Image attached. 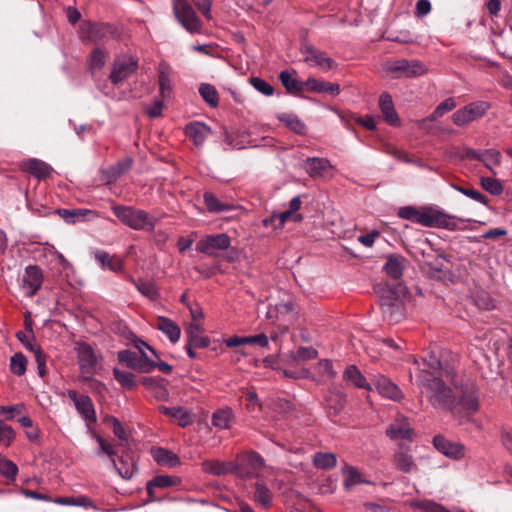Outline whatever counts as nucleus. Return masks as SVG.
<instances>
[{"label":"nucleus","mask_w":512,"mask_h":512,"mask_svg":"<svg viewBox=\"0 0 512 512\" xmlns=\"http://www.w3.org/2000/svg\"><path fill=\"white\" fill-rule=\"evenodd\" d=\"M19 167L21 171L28 173L39 180L47 178L52 172L51 166L36 158H30L22 161L19 164Z\"/></svg>","instance_id":"f3484780"},{"label":"nucleus","mask_w":512,"mask_h":512,"mask_svg":"<svg viewBox=\"0 0 512 512\" xmlns=\"http://www.w3.org/2000/svg\"><path fill=\"white\" fill-rule=\"evenodd\" d=\"M112 463L119 475L124 479H130L135 473L136 467L133 459H125L124 457H121L119 459V464L116 463L115 459H112Z\"/></svg>","instance_id":"8fccbe9b"},{"label":"nucleus","mask_w":512,"mask_h":512,"mask_svg":"<svg viewBox=\"0 0 512 512\" xmlns=\"http://www.w3.org/2000/svg\"><path fill=\"white\" fill-rule=\"evenodd\" d=\"M188 342L195 348H206L210 344L208 337L201 335L202 328L199 323H191L187 328Z\"/></svg>","instance_id":"72a5a7b5"},{"label":"nucleus","mask_w":512,"mask_h":512,"mask_svg":"<svg viewBox=\"0 0 512 512\" xmlns=\"http://www.w3.org/2000/svg\"><path fill=\"white\" fill-rule=\"evenodd\" d=\"M203 197L204 203L209 212L221 213L233 208L232 205L221 202L213 193L206 192Z\"/></svg>","instance_id":"37998d69"},{"label":"nucleus","mask_w":512,"mask_h":512,"mask_svg":"<svg viewBox=\"0 0 512 512\" xmlns=\"http://www.w3.org/2000/svg\"><path fill=\"white\" fill-rule=\"evenodd\" d=\"M316 373L322 380H332L336 377L337 372L333 368V363L329 359H322L315 365Z\"/></svg>","instance_id":"603ef678"},{"label":"nucleus","mask_w":512,"mask_h":512,"mask_svg":"<svg viewBox=\"0 0 512 512\" xmlns=\"http://www.w3.org/2000/svg\"><path fill=\"white\" fill-rule=\"evenodd\" d=\"M90 210L86 209H59L57 214L67 223H75L78 219H82L86 214H90Z\"/></svg>","instance_id":"864d4df0"},{"label":"nucleus","mask_w":512,"mask_h":512,"mask_svg":"<svg viewBox=\"0 0 512 512\" xmlns=\"http://www.w3.org/2000/svg\"><path fill=\"white\" fill-rule=\"evenodd\" d=\"M173 12L181 25L190 33H200L202 24L187 0H172Z\"/></svg>","instance_id":"423d86ee"},{"label":"nucleus","mask_w":512,"mask_h":512,"mask_svg":"<svg viewBox=\"0 0 512 512\" xmlns=\"http://www.w3.org/2000/svg\"><path fill=\"white\" fill-rule=\"evenodd\" d=\"M105 422L112 425L114 435L121 441L127 439V434L119 420L113 416H107Z\"/></svg>","instance_id":"338daca9"},{"label":"nucleus","mask_w":512,"mask_h":512,"mask_svg":"<svg viewBox=\"0 0 512 512\" xmlns=\"http://www.w3.org/2000/svg\"><path fill=\"white\" fill-rule=\"evenodd\" d=\"M115 379L125 388L131 389L135 386V376L129 371L114 368Z\"/></svg>","instance_id":"bf43d9fd"},{"label":"nucleus","mask_w":512,"mask_h":512,"mask_svg":"<svg viewBox=\"0 0 512 512\" xmlns=\"http://www.w3.org/2000/svg\"><path fill=\"white\" fill-rule=\"evenodd\" d=\"M133 160L130 157H126L120 161L117 162L115 166H112L109 170L111 173V178L113 180H116L118 177H120L122 174L129 171L132 167Z\"/></svg>","instance_id":"052dcab7"},{"label":"nucleus","mask_w":512,"mask_h":512,"mask_svg":"<svg viewBox=\"0 0 512 512\" xmlns=\"http://www.w3.org/2000/svg\"><path fill=\"white\" fill-rule=\"evenodd\" d=\"M156 327L162 331L171 342L176 343L179 340L181 330L171 319L164 316L157 317Z\"/></svg>","instance_id":"c85d7f7f"},{"label":"nucleus","mask_w":512,"mask_h":512,"mask_svg":"<svg viewBox=\"0 0 512 512\" xmlns=\"http://www.w3.org/2000/svg\"><path fill=\"white\" fill-rule=\"evenodd\" d=\"M279 120L297 134L302 135L306 131L305 124L296 115L282 114L279 116Z\"/></svg>","instance_id":"3c124183"},{"label":"nucleus","mask_w":512,"mask_h":512,"mask_svg":"<svg viewBox=\"0 0 512 512\" xmlns=\"http://www.w3.org/2000/svg\"><path fill=\"white\" fill-rule=\"evenodd\" d=\"M337 458L331 452H317L313 456V464L319 469H331L336 466Z\"/></svg>","instance_id":"09e8293b"},{"label":"nucleus","mask_w":512,"mask_h":512,"mask_svg":"<svg viewBox=\"0 0 512 512\" xmlns=\"http://www.w3.org/2000/svg\"><path fill=\"white\" fill-rule=\"evenodd\" d=\"M288 220L300 222L302 220V216L300 214H293L289 210H286L265 219L263 221V225L265 227H272L273 229H281Z\"/></svg>","instance_id":"cd10ccee"},{"label":"nucleus","mask_w":512,"mask_h":512,"mask_svg":"<svg viewBox=\"0 0 512 512\" xmlns=\"http://www.w3.org/2000/svg\"><path fill=\"white\" fill-rule=\"evenodd\" d=\"M433 445L437 451L453 460H461L466 455L464 444L448 440L442 435H436L433 438Z\"/></svg>","instance_id":"f8f14e48"},{"label":"nucleus","mask_w":512,"mask_h":512,"mask_svg":"<svg viewBox=\"0 0 512 512\" xmlns=\"http://www.w3.org/2000/svg\"><path fill=\"white\" fill-rule=\"evenodd\" d=\"M118 360L126 364L128 367L139 370L141 372H149L144 357H139L135 352L130 350H122L118 352Z\"/></svg>","instance_id":"5701e85b"},{"label":"nucleus","mask_w":512,"mask_h":512,"mask_svg":"<svg viewBox=\"0 0 512 512\" xmlns=\"http://www.w3.org/2000/svg\"><path fill=\"white\" fill-rule=\"evenodd\" d=\"M111 209L123 225L136 231L153 232L159 221L147 211L133 206L113 205Z\"/></svg>","instance_id":"20e7f679"},{"label":"nucleus","mask_w":512,"mask_h":512,"mask_svg":"<svg viewBox=\"0 0 512 512\" xmlns=\"http://www.w3.org/2000/svg\"><path fill=\"white\" fill-rule=\"evenodd\" d=\"M480 183L482 188L492 195H500L503 192V185L496 178L481 177Z\"/></svg>","instance_id":"4d7b16f0"},{"label":"nucleus","mask_w":512,"mask_h":512,"mask_svg":"<svg viewBox=\"0 0 512 512\" xmlns=\"http://www.w3.org/2000/svg\"><path fill=\"white\" fill-rule=\"evenodd\" d=\"M171 68L166 62H161L158 68V82L160 87L161 96L169 98L172 92L171 79H170Z\"/></svg>","instance_id":"7c9ffc66"},{"label":"nucleus","mask_w":512,"mask_h":512,"mask_svg":"<svg viewBox=\"0 0 512 512\" xmlns=\"http://www.w3.org/2000/svg\"><path fill=\"white\" fill-rule=\"evenodd\" d=\"M249 83L254 89L265 96H272L274 93V88L267 81L259 77H251Z\"/></svg>","instance_id":"680f3d73"},{"label":"nucleus","mask_w":512,"mask_h":512,"mask_svg":"<svg viewBox=\"0 0 512 512\" xmlns=\"http://www.w3.org/2000/svg\"><path fill=\"white\" fill-rule=\"evenodd\" d=\"M18 467L14 462L6 458L0 457V474L10 481L16 479Z\"/></svg>","instance_id":"6e6d98bb"},{"label":"nucleus","mask_w":512,"mask_h":512,"mask_svg":"<svg viewBox=\"0 0 512 512\" xmlns=\"http://www.w3.org/2000/svg\"><path fill=\"white\" fill-rule=\"evenodd\" d=\"M43 283V273L40 267L29 265L25 269L22 279V288L28 297L34 296Z\"/></svg>","instance_id":"2eb2a0df"},{"label":"nucleus","mask_w":512,"mask_h":512,"mask_svg":"<svg viewBox=\"0 0 512 512\" xmlns=\"http://www.w3.org/2000/svg\"><path fill=\"white\" fill-rule=\"evenodd\" d=\"M279 80L290 93H300L306 89L305 82H300L288 71H281L279 74Z\"/></svg>","instance_id":"ea45409f"},{"label":"nucleus","mask_w":512,"mask_h":512,"mask_svg":"<svg viewBox=\"0 0 512 512\" xmlns=\"http://www.w3.org/2000/svg\"><path fill=\"white\" fill-rule=\"evenodd\" d=\"M379 107L387 123L393 126L400 125V119L394 108L390 94L384 92L380 95Z\"/></svg>","instance_id":"412c9836"},{"label":"nucleus","mask_w":512,"mask_h":512,"mask_svg":"<svg viewBox=\"0 0 512 512\" xmlns=\"http://www.w3.org/2000/svg\"><path fill=\"white\" fill-rule=\"evenodd\" d=\"M317 351L312 347H300L297 351L288 355V361L291 364H298L307 360L315 359Z\"/></svg>","instance_id":"de8ad7c7"},{"label":"nucleus","mask_w":512,"mask_h":512,"mask_svg":"<svg viewBox=\"0 0 512 512\" xmlns=\"http://www.w3.org/2000/svg\"><path fill=\"white\" fill-rule=\"evenodd\" d=\"M386 435L392 440H412L413 430L404 417H398L387 428Z\"/></svg>","instance_id":"a211bd4d"},{"label":"nucleus","mask_w":512,"mask_h":512,"mask_svg":"<svg viewBox=\"0 0 512 512\" xmlns=\"http://www.w3.org/2000/svg\"><path fill=\"white\" fill-rule=\"evenodd\" d=\"M68 397L73 401L76 410L88 424L96 422L94 405L89 396L80 395L75 390H69Z\"/></svg>","instance_id":"4468645a"},{"label":"nucleus","mask_w":512,"mask_h":512,"mask_svg":"<svg viewBox=\"0 0 512 512\" xmlns=\"http://www.w3.org/2000/svg\"><path fill=\"white\" fill-rule=\"evenodd\" d=\"M137 68L138 63L133 57L126 55L116 57L112 65L109 79L114 85H118L128 79Z\"/></svg>","instance_id":"1a4fd4ad"},{"label":"nucleus","mask_w":512,"mask_h":512,"mask_svg":"<svg viewBox=\"0 0 512 512\" xmlns=\"http://www.w3.org/2000/svg\"><path fill=\"white\" fill-rule=\"evenodd\" d=\"M202 98L212 107H216L219 103V95L214 86L210 84H202L199 88Z\"/></svg>","instance_id":"5fc2aeb1"},{"label":"nucleus","mask_w":512,"mask_h":512,"mask_svg":"<svg viewBox=\"0 0 512 512\" xmlns=\"http://www.w3.org/2000/svg\"><path fill=\"white\" fill-rule=\"evenodd\" d=\"M159 411L162 414L175 418L182 427H186L192 422L190 414L182 407L160 406Z\"/></svg>","instance_id":"58836bf2"},{"label":"nucleus","mask_w":512,"mask_h":512,"mask_svg":"<svg viewBox=\"0 0 512 512\" xmlns=\"http://www.w3.org/2000/svg\"><path fill=\"white\" fill-rule=\"evenodd\" d=\"M332 168L333 166L327 158L311 157L305 161L306 172L313 178L323 176Z\"/></svg>","instance_id":"4be33fe9"},{"label":"nucleus","mask_w":512,"mask_h":512,"mask_svg":"<svg viewBox=\"0 0 512 512\" xmlns=\"http://www.w3.org/2000/svg\"><path fill=\"white\" fill-rule=\"evenodd\" d=\"M153 459L162 466L167 467H176L180 464L179 457L173 453L172 451H169L164 448H156L152 450Z\"/></svg>","instance_id":"f704fd0d"},{"label":"nucleus","mask_w":512,"mask_h":512,"mask_svg":"<svg viewBox=\"0 0 512 512\" xmlns=\"http://www.w3.org/2000/svg\"><path fill=\"white\" fill-rule=\"evenodd\" d=\"M130 281L134 284L136 289L145 297L150 300H156L159 297V291L153 281L150 280H135L133 278Z\"/></svg>","instance_id":"a19ab883"},{"label":"nucleus","mask_w":512,"mask_h":512,"mask_svg":"<svg viewBox=\"0 0 512 512\" xmlns=\"http://www.w3.org/2000/svg\"><path fill=\"white\" fill-rule=\"evenodd\" d=\"M265 461L262 456L254 451H248L236 456L233 461V474L241 479L258 477L264 467Z\"/></svg>","instance_id":"39448f33"},{"label":"nucleus","mask_w":512,"mask_h":512,"mask_svg":"<svg viewBox=\"0 0 512 512\" xmlns=\"http://www.w3.org/2000/svg\"><path fill=\"white\" fill-rule=\"evenodd\" d=\"M489 109L490 104L486 101L472 102L454 112L452 115V121L457 126H465L482 117Z\"/></svg>","instance_id":"6e6552de"},{"label":"nucleus","mask_w":512,"mask_h":512,"mask_svg":"<svg viewBox=\"0 0 512 512\" xmlns=\"http://www.w3.org/2000/svg\"><path fill=\"white\" fill-rule=\"evenodd\" d=\"M479 409V402L476 390L473 386L462 391V395L457 404H452L450 411L455 417L468 419Z\"/></svg>","instance_id":"0eeeda50"},{"label":"nucleus","mask_w":512,"mask_h":512,"mask_svg":"<svg viewBox=\"0 0 512 512\" xmlns=\"http://www.w3.org/2000/svg\"><path fill=\"white\" fill-rule=\"evenodd\" d=\"M393 463L395 467L403 473H411L416 469L412 455L404 450H399L394 454Z\"/></svg>","instance_id":"c9c22d12"},{"label":"nucleus","mask_w":512,"mask_h":512,"mask_svg":"<svg viewBox=\"0 0 512 512\" xmlns=\"http://www.w3.org/2000/svg\"><path fill=\"white\" fill-rule=\"evenodd\" d=\"M416 383L433 407L450 410L454 403V395L439 376H433L426 369H421L416 376Z\"/></svg>","instance_id":"f03ea898"},{"label":"nucleus","mask_w":512,"mask_h":512,"mask_svg":"<svg viewBox=\"0 0 512 512\" xmlns=\"http://www.w3.org/2000/svg\"><path fill=\"white\" fill-rule=\"evenodd\" d=\"M16 336L19 339V341L25 346V348L31 351L33 354H35L37 350H41V348L36 343L33 342L32 335H28L27 333L20 331L17 333Z\"/></svg>","instance_id":"774afa93"},{"label":"nucleus","mask_w":512,"mask_h":512,"mask_svg":"<svg viewBox=\"0 0 512 512\" xmlns=\"http://www.w3.org/2000/svg\"><path fill=\"white\" fill-rule=\"evenodd\" d=\"M374 384L378 392L386 398L393 401H400L403 398V393L400 388L385 376H377Z\"/></svg>","instance_id":"6ab92c4d"},{"label":"nucleus","mask_w":512,"mask_h":512,"mask_svg":"<svg viewBox=\"0 0 512 512\" xmlns=\"http://www.w3.org/2000/svg\"><path fill=\"white\" fill-rule=\"evenodd\" d=\"M296 310V304L293 299L288 298L287 300H282L277 303L275 306H270L267 311V318H280L285 317L289 314L294 313Z\"/></svg>","instance_id":"2f4dec72"},{"label":"nucleus","mask_w":512,"mask_h":512,"mask_svg":"<svg viewBox=\"0 0 512 512\" xmlns=\"http://www.w3.org/2000/svg\"><path fill=\"white\" fill-rule=\"evenodd\" d=\"M301 53L307 64L318 67L325 72L330 71L337 66L336 62L325 52L315 48L311 44L305 43L301 48Z\"/></svg>","instance_id":"9d476101"},{"label":"nucleus","mask_w":512,"mask_h":512,"mask_svg":"<svg viewBox=\"0 0 512 512\" xmlns=\"http://www.w3.org/2000/svg\"><path fill=\"white\" fill-rule=\"evenodd\" d=\"M405 258L401 255L391 254L387 256L386 263L383 267L387 275L394 279L401 278L405 267Z\"/></svg>","instance_id":"bb28decb"},{"label":"nucleus","mask_w":512,"mask_h":512,"mask_svg":"<svg viewBox=\"0 0 512 512\" xmlns=\"http://www.w3.org/2000/svg\"><path fill=\"white\" fill-rule=\"evenodd\" d=\"M382 313L391 323H398L405 317L404 300L407 295L406 287L401 284L380 285L376 290Z\"/></svg>","instance_id":"7ed1b4c3"},{"label":"nucleus","mask_w":512,"mask_h":512,"mask_svg":"<svg viewBox=\"0 0 512 512\" xmlns=\"http://www.w3.org/2000/svg\"><path fill=\"white\" fill-rule=\"evenodd\" d=\"M343 379L354 387L371 390V385L367 382L366 378L356 365H349L346 367L343 372Z\"/></svg>","instance_id":"a878e982"},{"label":"nucleus","mask_w":512,"mask_h":512,"mask_svg":"<svg viewBox=\"0 0 512 512\" xmlns=\"http://www.w3.org/2000/svg\"><path fill=\"white\" fill-rule=\"evenodd\" d=\"M27 359L21 354L17 353L11 357L10 370L15 375L21 376L26 372Z\"/></svg>","instance_id":"13d9d810"},{"label":"nucleus","mask_w":512,"mask_h":512,"mask_svg":"<svg viewBox=\"0 0 512 512\" xmlns=\"http://www.w3.org/2000/svg\"><path fill=\"white\" fill-rule=\"evenodd\" d=\"M306 89L316 93H329L337 96L340 93V86L337 83H331L316 78H308L305 81Z\"/></svg>","instance_id":"b1692460"},{"label":"nucleus","mask_w":512,"mask_h":512,"mask_svg":"<svg viewBox=\"0 0 512 512\" xmlns=\"http://www.w3.org/2000/svg\"><path fill=\"white\" fill-rule=\"evenodd\" d=\"M482 159L480 162L493 174L496 175V167L500 166L502 162L501 152L497 149H485L483 150Z\"/></svg>","instance_id":"4c0bfd02"},{"label":"nucleus","mask_w":512,"mask_h":512,"mask_svg":"<svg viewBox=\"0 0 512 512\" xmlns=\"http://www.w3.org/2000/svg\"><path fill=\"white\" fill-rule=\"evenodd\" d=\"M254 500L264 508H269L272 503V493L270 489L261 482H256Z\"/></svg>","instance_id":"49530a36"},{"label":"nucleus","mask_w":512,"mask_h":512,"mask_svg":"<svg viewBox=\"0 0 512 512\" xmlns=\"http://www.w3.org/2000/svg\"><path fill=\"white\" fill-rule=\"evenodd\" d=\"M106 59H107V52L99 47H96L95 49L92 50V52L90 53V56L88 58V61H87L88 71L92 75H94L96 72L100 71L104 67V65L106 63Z\"/></svg>","instance_id":"e433bc0d"},{"label":"nucleus","mask_w":512,"mask_h":512,"mask_svg":"<svg viewBox=\"0 0 512 512\" xmlns=\"http://www.w3.org/2000/svg\"><path fill=\"white\" fill-rule=\"evenodd\" d=\"M388 72L404 75L406 77L420 76L426 73L424 64L418 60L408 61L406 59H400L389 64L387 68Z\"/></svg>","instance_id":"ddd939ff"},{"label":"nucleus","mask_w":512,"mask_h":512,"mask_svg":"<svg viewBox=\"0 0 512 512\" xmlns=\"http://www.w3.org/2000/svg\"><path fill=\"white\" fill-rule=\"evenodd\" d=\"M230 237L225 233L206 235L196 244L197 251L214 256L217 250H226L230 247Z\"/></svg>","instance_id":"9b49d317"},{"label":"nucleus","mask_w":512,"mask_h":512,"mask_svg":"<svg viewBox=\"0 0 512 512\" xmlns=\"http://www.w3.org/2000/svg\"><path fill=\"white\" fill-rule=\"evenodd\" d=\"M163 379L156 378H145L143 383L146 385L152 392L153 396L157 400H167L169 397V393L165 386L163 385Z\"/></svg>","instance_id":"79ce46f5"},{"label":"nucleus","mask_w":512,"mask_h":512,"mask_svg":"<svg viewBox=\"0 0 512 512\" xmlns=\"http://www.w3.org/2000/svg\"><path fill=\"white\" fill-rule=\"evenodd\" d=\"M421 369H426L433 376H438L437 373L441 369V362L434 355H430L428 359H424L422 361V366L420 367L419 372Z\"/></svg>","instance_id":"69168bd1"},{"label":"nucleus","mask_w":512,"mask_h":512,"mask_svg":"<svg viewBox=\"0 0 512 512\" xmlns=\"http://www.w3.org/2000/svg\"><path fill=\"white\" fill-rule=\"evenodd\" d=\"M233 418L230 408L219 409L212 415V424L218 429H228Z\"/></svg>","instance_id":"a18cd8bd"},{"label":"nucleus","mask_w":512,"mask_h":512,"mask_svg":"<svg viewBox=\"0 0 512 512\" xmlns=\"http://www.w3.org/2000/svg\"><path fill=\"white\" fill-rule=\"evenodd\" d=\"M94 258L103 269H108L113 272H119L122 270V261L115 255H110L105 251L97 250L94 252Z\"/></svg>","instance_id":"c756f323"},{"label":"nucleus","mask_w":512,"mask_h":512,"mask_svg":"<svg viewBox=\"0 0 512 512\" xmlns=\"http://www.w3.org/2000/svg\"><path fill=\"white\" fill-rule=\"evenodd\" d=\"M456 107V102L453 98H447L443 102H441L433 111V113L426 119H422L418 122L419 127L427 121H435L438 118L442 117L445 113L453 110Z\"/></svg>","instance_id":"c03bdc74"},{"label":"nucleus","mask_w":512,"mask_h":512,"mask_svg":"<svg viewBox=\"0 0 512 512\" xmlns=\"http://www.w3.org/2000/svg\"><path fill=\"white\" fill-rule=\"evenodd\" d=\"M233 468V461L206 460L202 462L203 471L215 476L233 474Z\"/></svg>","instance_id":"393cba45"},{"label":"nucleus","mask_w":512,"mask_h":512,"mask_svg":"<svg viewBox=\"0 0 512 512\" xmlns=\"http://www.w3.org/2000/svg\"><path fill=\"white\" fill-rule=\"evenodd\" d=\"M397 215L401 219L410 220L424 227L448 230H455L457 227L453 216L430 206L421 208L404 206L398 210Z\"/></svg>","instance_id":"f257e3e1"},{"label":"nucleus","mask_w":512,"mask_h":512,"mask_svg":"<svg viewBox=\"0 0 512 512\" xmlns=\"http://www.w3.org/2000/svg\"><path fill=\"white\" fill-rule=\"evenodd\" d=\"M342 473L344 475L343 486L347 491L355 485L367 483L362 473L354 466L345 464L342 468Z\"/></svg>","instance_id":"473e14b6"},{"label":"nucleus","mask_w":512,"mask_h":512,"mask_svg":"<svg viewBox=\"0 0 512 512\" xmlns=\"http://www.w3.org/2000/svg\"><path fill=\"white\" fill-rule=\"evenodd\" d=\"M77 355L81 373L85 379H89L95 373L96 366V356L92 347L86 343H79Z\"/></svg>","instance_id":"dca6fc26"},{"label":"nucleus","mask_w":512,"mask_h":512,"mask_svg":"<svg viewBox=\"0 0 512 512\" xmlns=\"http://www.w3.org/2000/svg\"><path fill=\"white\" fill-rule=\"evenodd\" d=\"M185 134L195 146H202L211 134V129L202 122H192L185 127Z\"/></svg>","instance_id":"aec40b11"},{"label":"nucleus","mask_w":512,"mask_h":512,"mask_svg":"<svg viewBox=\"0 0 512 512\" xmlns=\"http://www.w3.org/2000/svg\"><path fill=\"white\" fill-rule=\"evenodd\" d=\"M15 438L14 429L0 420V444L5 447L10 446Z\"/></svg>","instance_id":"0e129e2a"},{"label":"nucleus","mask_w":512,"mask_h":512,"mask_svg":"<svg viewBox=\"0 0 512 512\" xmlns=\"http://www.w3.org/2000/svg\"><path fill=\"white\" fill-rule=\"evenodd\" d=\"M106 27L95 23L87 25V37L90 41L99 42L106 34Z\"/></svg>","instance_id":"e2e57ef3"}]
</instances>
